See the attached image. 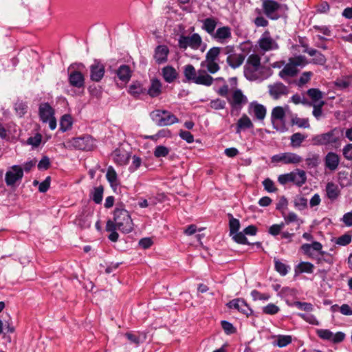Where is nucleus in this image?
<instances>
[{
  "mask_svg": "<svg viewBox=\"0 0 352 352\" xmlns=\"http://www.w3.org/2000/svg\"><path fill=\"white\" fill-rule=\"evenodd\" d=\"M185 78L197 85L210 86L213 82V78L204 69L196 70L192 65L188 64L184 67Z\"/></svg>",
  "mask_w": 352,
  "mask_h": 352,
  "instance_id": "1",
  "label": "nucleus"
},
{
  "mask_svg": "<svg viewBox=\"0 0 352 352\" xmlns=\"http://www.w3.org/2000/svg\"><path fill=\"white\" fill-rule=\"evenodd\" d=\"M308 63L309 61L304 56L290 58L283 69L279 72L278 76L284 80H287L289 78L294 77L298 74V67H302Z\"/></svg>",
  "mask_w": 352,
  "mask_h": 352,
  "instance_id": "2",
  "label": "nucleus"
},
{
  "mask_svg": "<svg viewBox=\"0 0 352 352\" xmlns=\"http://www.w3.org/2000/svg\"><path fill=\"white\" fill-rule=\"evenodd\" d=\"M178 46L181 50H186L188 47H190L192 50H200L201 52H205L207 47L198 33H193L190 35H180L178 38Z\"/></svg>",
  "mask_w": 352,
  "mask_h": 352,
  "instance_id": "3",
  "label": "nucleus"
},
{
  "mask_svg": "<svg viewBox=\"0 0 352 352\" xmlns=\"http://www.w3.org/2000/svg\"><path fill=\"white\" fill-rule=\"evenodd\" d=\"M340 133L338 128H334L327 133L315 135L312 138L313 144L337 147L340 144Z\"/></svg>",
  "mask_w": 352,
  "mask_h": 352,
  "instance_id": "4",
  "label": "nucleus"
},
{
  "mask_svg": "<svg viewBox=\"0 0 352 352\" xmlns=\"http://www.w3.org/2000/svg\"><path fill=\"white\" fill-rule=\"evenodd\" d=\"M114 221L117 228L124 233H129L133 229V221L129 212L124 209L116 208L114 210Z\"/></svg>",
  "mask_w": 352,
  "mask_h": 352,
  "instance_id": "5",
  "label": "nucleus"
},
{
  "mask_svg": "<svg viewBox=\"0 0 352 352\" xmlns=\"http://www.w3.org/2000/svg\"><path fill=\"white\" fill-rule=\"evenodd\" d=\"M261 67L260 56L255 54L250 55L244 67L245 76L250 80H256L258 78V72Z\"/></svg>",
  "mask_w": 352,
  "mask_h": 352,
  "instance_id": "6",
  "label": "nucleus"
},
{
  "mask_svg": "<svg viewBox=\"0 0 352 352\" xmlns=\"http://www.w3.org/2000/svg\"><path fill=\"white\" fill-rule=\"evenodd\" d=\"M150 116L152 120L160 126H168L179 122L178 118L175 115L166 110H154Z\"/></svg>",
  "mask_w": 352,
  "mask_h": 352,
  "instance_id": "7",
  "label": "nucleus"
},
{
  "mask_svg": "<svg viewBox=\"0 0 352 352\" xmlns=\"http://www.w3.org/2000/svg\"><path fill=\"white\" fill-rule=\"evenodd\" d=\"M303 160L302 157L294 153H282L272 157V162H282L284 164H298Z\"/></svg>",
  "mask_w": 352,
  "mask_h": 352,
  "instance_id": "8",
  "label": "nucleus"
},
{
  "mask_svg": "<svg viewBox=\"0 0 352 352\" xmlns=\"http://www.w3.org/2000/svg\"><path fill=\"white\" fill-rule=\"evenodd\" d=\"M285 111L283 107H274L271 113V120L274 129L283 131L285 129Z\"/></svg>",
  "mask_w": 352,
  "mask_h": 352,
  "instance_id": "9",
  "label": "nucleus"
},
{
  "mask_svg": "<svg viewBox=\"0 0 352 352\" xmlns=\"http://www.w3.org/2000/svg\"><path fill=\"white\" fill-rule=\"evenodd\" d=\"M262 2V9L266 16L272 20H276L279 18L278 11L280 8V5L274 0H261Z\"/></svg>",
  "mask_w": 352,
  "mask_h": 352,
  "instance_id": "10",
  "label": "nucleus"
},
{
  "mask_svg": "<svg viewBox=\"0 0 352 352\" xmlns=\"http://www.w3.org/2000/svg\"><path fill=\"white\" fill-rule=\"evenodd\" d=\"M111 157L117 166H126L131 158V153L122 146L116 148L111 154Z\"/></svg>",
  "mask_w": 352,
  "mask_h": 352,
  "instance_id": "11",
  "label": "nucleus"
},
{
  "mask_svg": "<svg viewBox=\"0 0 352 352\" xmlns=\"http://www.w3.org/2000/svg\"><path fill=\"white\" fill-rule=\"evenodd\" d=\"M23 177V170L19 165H13L5 175V181L8 186H14L16 182Z\"/></svg>",
  "mask_w": 352,
  "mask_h": 352,
  "instance_id": "12",
  "label": "nucleus"
},
{
  "mask_svg": "<svg viewBox=\"0 0 352 352\" xmlns=\"http://www.w3.org/2000/svg\"><path fill=\"white\" fill-rule=\"evenodd\" d=\"M316 334L320 338L333 343L341 342L345 337L344 333L342 332L333 333L330 330L324 329H317Z\"/></svg>",
  "mask_w": 352,
  "mask_h": 352,
  "instance_id": "13",
  "label": "nucleus"
},
{
  "mask_svg": "<svg viewBox=\"0 0 352 352\" xmlns=\"http://www.w3.org/2000/svg\"><path fill=\"white\" fill-rule=\"evenodd\" d=\"M268 91L272 98L278 100L282 96H287L289 92V89L283 83L276 82L268 85Z\"/></svg>",
  "mask_w": 352,
  "mask_h": 352,
  "instance_id": "14",
  "label": "nucleus"
},
{
  "mask_svg": "<svg viewBox=\"0 0 352 352\" xmlns=\"http://www.w3.org/2000/svg\"><path fill=\"white\" fill-rule=\"evenodd\" d=\"M258 43L261 50L264 52L274 50L278 47L277 43L272 38L267 30L262 34Z\"/></svg>",
  "mask_w": 352,
  "mask_h": 352,
  "instance_id": "15",
  "label": "nucleus"
},
{
  "mask_svg": "<svg viewBox=\"0 0 352 352\" xmlns=\"http://www.w3.org/2000/svg\"><path fill=\"white\" fill-rule=\"evenodd\" d=\"M228 101L232 107L241 108L248 103L247 97L239 89L233 90L230 96L228 97Z\"/></svg>",
  "mask_w": 352,
  "mask_h": 352,
  "instance_id": "16",
  "label": "nucleus"
},
{
  "mask_svg": "<svg viewBox=\"0 0 352 352\" xmlns=\"http://www.w3.org/2000/svg\"><path fill=\"white\" fill-rule=\"evenodd\" d=\"M212 38L218 43H226L232 38L231 28L228 26L218 28Z\"/></svg>",
  "mask_w": 352,
  "mask_h": 352,
  "instance_id": "17",
  "label": "nucleus"
},
{
  "mask_svg": "<svg viewBox=\"0 0 352 352\" xmlns=\"http://www.w3.org/2000/svg\"><path fill=\"white\" fill-rule=\"evenodd\" d=\"M168 54V47L165 45H160L154 50L153 59L158 65L164 64L167 62Z\"/></svg>",
  "mask_w": 352,
  "mask_h": 352,
  "instance_id": "18",
  "label": "nucleus"
},
{
  "mask_svg": "<svg viewBox=\"0 0 352 352\" xmlns=\"http://www.w3.org/2000/svg\"><path fill=\"white\" fill-rule=\"evenodd\" d=\"M41 120L47 123L48 120L54 116V110L48 102L41 103L38 109Z\"/></svg>",
  "mask_w": 352,
  "mask_h": 352,
  "instance_id": "19",
  "label": "nucleus"
},
{
  "mask_svg": "<svg viewBox=\"0 0 352 352\" xmlns=\"http://www.w3.org/2000/svg\"><path fill=\"white\" fill-rule=\"evenodd\" d=\"M88 146V140L85 137H78L72 138L66 142L65 146L67 148H76L85 150Z\"/></svg>",
  "mask_w": 352,
  "mask_h": 352,
  "instance_id": "20",
  "label": "nucleus"
},
{
  "mask_svg": "<svg viewBox=\"0 0 352 352\" xmlns=\"http://www.w3.org/2000/svg\"><path fill=\"white\" fill-rule=\"evenodd\" d=\"M90 78L92 80L99 82L104 75V66L98 61H95L90 67Z\"/></svg>",
  "mask_w": 352,
  "mask_h": 352,
  "instance_id": "21",
  "label": "nucleus"
},
{
  "mask_svg": "<svg viewBox=\"0 0 352 352\" xmlns=\"http://www.w3.org/2000/svg\"><path fill=\"white\" fill-rule=\"evenodd\" d=\"M340 164V157L338 154L333 152L328 153L324 157L325 167L331 170H336Z\"/></svg>",
  "mask_w": 352,
  "mask_h": 352,
  "instance_id": "22",
  "label": "nucleus"
},
{
  "mask_svg": "<svg viewBox=\"0 0 352 352\" xmlns=\"http://www.w3.org/2000/svg\"><path fill=\"white\" fill-rule=\"evenodd\" d=\"M162 84L157 78H153L151 80V85L148 89L147 94L151 98L159 96L162 94Z\"/></svg>",
  "mask_w": 352,
  "mask_h": 352,
  "instance_id": "23",
  "label": "nucleus"
},
{
  "mask_svg": "<svg viewBox=\"0 0 352 352\" xmlns=\"http://www.w3.org/2000/svg\"><path fill=\"white\" fill-rule=\"evenodd\" d=\"M272 344L280 348L285 347L292 342V337L289 335H276L272 336Z\"/></svg>",
  "mask_w": 352,
  "mask_h": 352,
  "instance_id": "24",
  "label": "nucleus"
},
{
  "mask_svg": "<svg viewBox=\"0 0 352 352\" xmlns=\"http://www.w3.org/2000/svg\"><path fill=\"white\" fill-rule=\"evenodd\" d=\"M162 75L166 82L171 83L177 79L178 73L173 67L168 65L162 68Z\"/></svg>",
  "mask_w": 352,
  "mask_h": 352,
  "instance_id": "25",
  "label": "nucleus"
},
{
  "mask_svg": "<svg viewBox=\"0 0 352 352\" xmlns=\"http://www.w3.org/2000/svg\"><path fill=\"white\" fill-rule=\"evenodd\" d=\"M292 183L298 186H302L306 183L307 175L303 170L296 169L294 171L291 172Z\"/></svg>",
  "mask_w": 352,
  "mask_h": 352,
  "instance_id": "26",
  "label": "nucleus"
},
{
  "mask_svg": "<svg viewBox=\"0 0 352 352\" xmlns=\"http://www.w3.org/2000/svg\"><path fill=\"white\" fill-rule=\"evenodd\" d=\"M249 107L258 120H263L265 118L266 115V109L263 105L256 102H252Z\"/></svg>",
  "mask_w": 352,
  "mask_h": 352,
  "instance_id": "27",
  "label": "nucleus"
},
{
  "mask_svg": "<svg viewBox=\"0 0 352 352\" xmlns=\"http://www.w3.org/2000/svg\"><path fill=\"white\" fill-rule=\"evenodd\" d=\"M202 29L205 30L211 37L215 33V28L217 25V21L214 18H207L202 21Z\"/></svg>",
  "mask_w": 352,
  "mask_h": 352,
  "instance_id": "28",
  "label": "nucleus"
},
{
  "mask_svg": "<svg viewBox=\"0 0 352 352\" xmlns=\"http://www.w3.org/2000/svg\"><path fill=\"white\" fill-rule=\"evenodd\" d=\"M254 125L250 118L244 114L238 120L236 124V133H240L242 130L253 128Z\"/></svg>",
  "mask_w": 352,
  "mask_h": 352,
  "instance_id": "29",
  "label": "nucleus"
},
{
  "mask_svg": "<svg viewBox=\"0 0 352 352\" xmlns=\"http://www.w3.org/2000/svg\"><path fill=\"white\" fill-rule=\"evenodd\" d=\"M118 78L125 83L128 82L131 77V70L128 65H121L116 72Z\"/></svg>",
  "mask_w": 352,
  "mask_h": 352,
  "instance_id": "30",
  "label": "nucleus"
},
{
  "mask_svg": "<svg viewBox=\"0 0 352 352\" xmlns=\"http://www.w3.org/2000/svg\"><path fill=\"white\" fill-rule=\"evenodd\" d=\"M326 194L327 197L331 201L336 200L340 195L338 186L333 182L327 183L326 186Z\"/></svg>",
  "mask_w": 352,
  "mask_h": 352,
  "instance_id": "31",
  "label": "nucleus"
},
{
  "mask_svg": "<svg viewBox=\"0 0 352 352\" xmlns=\"http://www.w3.org/2000/svg\"><path fill=\"white\" fill-rule=\"evenodd\" d=\"M307 54L313 56L314 58L311 59L310 63L316 65H324L326 63L327 59L325 56L320 53V52L317 51L316 50H307Z\"/></svg>",
  "mask_w": 352,
  "mask_h": 352,
  "instance_id": "32",
  "label": "nucleus"
},
{
  "mask_svg": "<svg viewBox=\"0 0 352 352\" xmlns=\"http://www.w3.org/2000/svg\"><path fill=\"white\" fill-rule=\"evenodd\" d=\"M84 76L77 71L72 72L69 76V83L76 87H81L84 84Z\"/></svg>",
  "mask_w": 352,
  "mask_h": 352,
  "instance_id": "33",
  "label": "nucleus"
},
{
  "mask_svg": "<svg viewBox=\"0 0 352 352\" xmlns=\"http://www.w3.org/2000/svg\"><path fill=\"white\" fill-rule=\"evenodd\" d=\"M307 94L311 99L312 104H320L322 100L323 94L318 89L311 88L307 91Z\"/></svg>",
  "mask_w": 352,
  "mask_h": 352,
  "instance_id": "34",
  "label": "nucleus"
},
{
  "mask_svg": "<svg viewBox=\"0 0 352 352\" xmlns=\"http://www.w3.org/2000/svg\"><path fill=\"white\" fill-rule=\"evenodd\" d=\"M245 60V56L243 54L236 53L231 58H226L227 63L232 68L240 67Z\"/></svg>",
  "mask_w": 352,
  "mask_h": 352,
  "instance_id": "35",
  "label": "nucleus"
},
{
  "mask_svg": "<svg viewBox=\"0 0 352 352\" xmlns=\"http://www.w3.org/2000/svg\"><path fill=\"white\" fill-rule=\"evenodd\" d=\"M201 67L202 68H206L207 73L215 74L220 69V66L218 61L204 60L201 63Z\"/></svg>",
  "mask_w": 352,
  "mask_h": 352,
  "instance_id": "36",
  "label": "nucleus"
},
{
  "mask_svg": "<svg viewBox=\"0 0 352 352\" xmlns=\"http://www.w3.org/2000/svg\"><path fill=\"white\" fill-rule=\"evenodd\" d=\"M73 124V119L71 115L65 114L60 120V130L62 132H65L71 129Z\"/></svg>",
  "mask_w": 352,
  "mask_h": 352,
  "instance_id": "37",
  "label": "nucleus"
},
{
  "mask_svg": "<svg viewBox=\"0 0 352 352\" xmlns=\"http://www.w3.org/2000/svg\"><path fill=\"white\" fill-rule=\"evenodd\" d=\"M106 177L111 186H118L119 181L118 175L113 166H109L107 170Z\"/></svg>",
  "mask_w": 352,
  "mask_h": 352,
  "instance_id": "38",
  "label": "nucleus"
},
{
  "mask_svg": "<svg viewBox=\"0 0 352 352\" xmlns=\"http://www.w3.org/2000/svg\"><path fill=\"white\" fill-rule=\"evenodd\" d=\"M314 265L309 262H300L295 268L296 274L300 273H312Z\"/></svg>",
  "mask_w": 352,
  "mask_h": 352,
  "instance_id": "39",
  "label": "nucleus"
},
{
  "mask_svg": "<svg viewBox=\"0 0 352 352\" xmlns=\"http://www.w3.org/2000/svg\"><path fill=\"white\" fill-rule=\"evenodd\" d=\"M307 138V135H305L300 133H294L291 138V146L294 148H298L301 146V144L305 141Z\"/></svg>",
  "mask_w": 352,
  "mask_h": 352,
  "instance_id": "40",
  "label": "nucleus"
},
{
  "mask_svg": "<svg viewBox=\"0 0 352 352\" xmlns=\"http://www.w3.org/2000/svg\"><path fill=\"white\" fill-rule=\"evenodd\" d=\"M291 123L292 125H296L299 128L309 129L310 127L308 118H301L297 116H294L292 118Z\"/></svg>",
  "mask_w": 352,
  "mask_h": 352,
  "instance_id": "41",
  "label": "nucleus"
},
{
  "mask_svg": "<svg viewBox=\"0 0 352 352\" xmlns=\"http://www.w3.org/2000/svg\"><path fill=\"white\" fill-rule=\"evenodd\" d=\"M144 92L145 89L139 82H134L129 86V93L134 97H138Z\"/></svg>",
  "mask_w": 352,
  "mask_h": 352,
  "instance_id": "42",
  "label": "nucleus"
},
{
  "mask_svg": "<svg viewBox=\"0 0 352 352\" xmlns=\"http://www.w3.org/2000/svg\"><path fill=\"white\" fill-rule=\"evenodd\" d=\"M221 48L219 47H213L210 48L206 54V60H219V56L221 53Z\"/></svg>",
  "mask_w": 352,
  "mask_h": 352,
  "instance_id": "43",
  "label": "nucleus"
},
{
  "mask_svg": "<svg viewBox=\"0 0 352 352\" xmlns=\"http://www.w3.org/2000/svg\"><path fill=\"white\" fill-rule=\"evenodd\" d=\"M275 270L282 276H285L289 271V267L282 263L277 258H274Z\"/></svg>",
  "mask_w": 352,
  "mask_h": 352,
  "instance_id": "44",
  "label": "nucleus"
},
{
  "mask_svg": "<svg viewBox=\"0 0 352 352\" xmlns=\"http://www.w3.org/2000/svg\"><path fill=\"white\" fill-rule=\"evenodd\" d=\"M306 164L309 168L316 167L320 162V157L318 154H309L305 160Z\"/></svg>",
  "mask_w": 352,
  "mask_h": 352,
  "instance_id": "45",
  "label": "nucleus"
},
{
  "mask_svg": "<svg viewBox=\"0 0 352 352\" xmlns=\"http://www.w3.org/2000/svg\"><path fill=\"white\" fill-rule=\"evenodd\" d=\"M104 188L102 186L94 188L93 191V200L99 204L102 202L103 198Z\"/></svg>",
  "mask_w": 352,
  "mask_h": 352,
  "instance_id": "46",
  "label": "nucleus"
},
{
  "mask_svg": "<svg viewBox=\"0 0 352 352\" xmlns=\"http://www.w3.org/2000/svg\"><path fill=\"white\" fill-rule=\"evenodd\" d=\"M285 224H289L292 222H296L297 223L298 228L300 227V224L302 223V221H300L297 214L293 212H290L288 213L287 216L284 217Z\"/></svg>",
  "mask_w": 352,
  "mask_h": 352,
  "instance_id": "47",
  "label": "nucleus"
},
{
  "mask_svg": "<svg viewBox=\"0 0 352 352\" xmlns=\"http://www.w3.org/2000/svg\"><path fill=\"white\" fill-rule=\"evenodd\" d=\"M170 153V149L164 146L160 145L157 146L154 151L155 157H166Z\"/></svg>",
  "mask_w": 352,
  "mask_h": 352,
  "instance_id": "48",
  "label": "nucleus"
},
{
  "mask_svg": "<svg viewBox=\"0 0 352 352\" xmlns=\"http://www.w3.org/2000/svg\"><path fill=\"white\" fill-rule=\"evenodd\" d=\"M142 162V159L140 157L137 155H133L132 157L131 164L129 167V172L134 173L135 171H136L141 166Z\"/></svg>",
  "mask_w": 352,
  "mask_h": 352,
  "instance_id": "49",
  "label": "nucleus"
},
{
  "mask_svg": "<svg viewBox=\"0 0 352 352\" xmlns=\"http://www.w3.org/2000/svg\"><path fill=\"white\" fill-rule=\"evenodd\" d=\"M298 316L311 324L319 325L318 320L313 314L299 313Z\"/></svg>",
  "mask_w": 352,
  "mask_h": 352,
  "instance_id": "50",
  "label": "nucleus"
},
{
  "mask_svg": "<svg viewBox=\"0 0 352 352\" xmlns=\"http://www.w3.org/2000/svg\"><path fill=\"white\" fill-rule=\"evenodd\" d=\"M279 307L273 303H270L262 308L263 312L268 315L276 314L279 311Z\"/></svg>",
  "mask_w": 352,
  "mask_h": 352,
  "instance_id": "51",
  "label": "nucleus"
},
{
  "mask_svg": "<svg viewBox=\"0 0 352 352\" xmlns=\"http://www.w3.org/2000/svg\"><path fill=\"white\" fill-rule=\"evenodd\" d=\"M75 223L81 228H87L88 227L87 214L82 213L76 217Z\"/></svg>",
  "mask_w": 352,
  "mask_h": 352,
  "instance_id": "52",
  "label": "nucleus"
},
{
  "mask_svg": "<svg viewBox=\"0 0 352 352\" xmlns=\"http://www.w3.org/2000/svg\"><path fill=\"white\" fill-rule=\"evenodd\" d=\"M5 329V333H12L14 331V328L11 326L8 320H0V335L3 333Z\"/></svg>",
  "mask_w": 352,
  "mask_h": 352,
  "instance_id": "53",
  "label": "nucleus"
},
{
  "mask_svg": "<svg viewBox=\"0 0 352 352\" xmlns=\"http://www.w3.org/2000/svg\"><path fill=\"white\" fill-rule=\"evenodd\" d=\"M42 135L40 133H36L34 136L30 137L27 140V144L36 148L40 145Z\"/></svg>",
  "mask_w": 352,
  "mask_h": 352,
  "instance_id": "54",
  "label": "nucleus"
},
{
  "mask_svg": "<svg viewBox=\"0 0 352 352\" xmlns=\"http://www.w3.org/2000/svg\"><path fill=\"white\" fill-rule=\"evenodd\" d=\"M312 75H313V73L311 72H303L301 74L300 78L298 79L297 85L299 87L303 86L304 85H305L306 83H307L310 80L311 77L312 76Z\"/></svg>",
  "mask_w": 352,
  "mask_h": 352,
  "instance_id": "55",
  "label": "nucleus"
},
{
  "mask_svg": "<svg viewBox=\"0 0 352 352\" xmlns=\"http://www.w3.org/2000/svg\"><path fill=\"white\" fill-rule=\"evenodd\" d=\"M294 305L300 310L305 311L307 312H311L314 309L313 305L309 302H302L296 301L294 302Z\"/></svg>",
  "mask_w": 352,
  "mask_h": 352,
  "instance_id": "56",
  "label": "nucleus"
},
{
  "mask_svg": "<svg viewBox=\"0 0 352 352\" xmlns=\"http://www.w3.org/2000/svg\"><path fill=\"white\" fill-rule=\"evenodd\" d=\"M263 185L265 190L269 192H274L277 190V188L275 187L274 182L269 178L265 179L263 182Z\"/></svg>",
  "mask_w": 352,
  "mask_h": 352,
  "instance_id": "57",
  "label": "nucleus"
},
{
  "mask_svg": "<svg viewBox=\"0 0 352 352\" xmlns=\"http://www.w3.org/2000/svg\"><path fill=\"white\" fill-rule=\"evenodd\" d=\"M324 105V102H321L320 104H312L313 109V115L318 120L322 116V107Z\"/></svg>",
  "mask_w": 352,
  "mask_h": 352,
  "instance_id": "58",
  "label": "nucleus"
},
{
  "mask_svg": "<svg viewBox=\"0 0 352 352\" xmlns=\"http://www.w3.org/2000/svg\"><path fill=\"white\" fill-rule=\"evenodd\" d=\"M230 231V234H233L234 233L238 232L240 228V222L238 219L232 217L230 219L229 222Z\"/></svg>",
  "mask_w": 352,
  "mask_h": 352,
  "instance_id": "59",
  "label": "nucleus"
},
{
  "mask_svg": "<svg viewBox=\"0 0 352 352\" xmlns=\"http://www.w3.org/2000/svg\"><path fill=\"white\" fill-rule=\"evenodd\" d=\"M285 223H281L280 224H274L269 228V233L272 236H276L280 233V231L284 228Z\"/></svg>",
  "mask_w": 352,
  "mask_h": 352,
  "instance_id": "60",
  "label": "nucleus"
},
{
  "mask_svg": "<svg viewBox=\"0 0 352 352\" xmlns=\"http://www.w3.org/2000/svg\"><path fill=\"white\" fill-rule=\"evenodd\" d=\"M210 107L215 110L223 109L226 107V102L221 99H215L210 102Z\"/></svg>",
  "mask_w": 352,
  "mask_h": 352,
  "instance_id": "61",
  "label": "nucleus"
},
{
  "mask_svg": "<svg viewBox=\"0 0 352 352\" xmlns=\"http://www.w3.org/2000/svg\"><path fill=\"white\" fill-rule=\"evenodd\" d=\"M221 323V327L226 333L232 334L236 331V329L234 327L232 324H231L230 322L226 321V320H222Z\"/></svg>",
  "mask_w": 352,
  "mask_h": 352,
  "instance_id": "62",
  "label": "nucleus"
},
{
  "mask_svg": "<svg viewBox=\"0 0 352 352\" xmlns=\"http://www.w3.org/2000/svg\"><path fill=\"white\" fill-rule=\"evenodd\" d=\"M251 296L254 300H267L270 298V296L269 294H262L257 290L252 291Z\"/></svg>",
  "mask_w": 352,
  "mask_h": 352,
  "instance_id": "63",
  "label": "nucleus"
},
{
  "mask_svg": "<svg viewBox=\"0 0 352 352\" xmlns=\"http://www.w3.org/2000/svg\"><path fill=\"white\" fill-rule=\"evenodd\" d=\"M27 105L23 102H16L14 104V109L16 113L22 117L27 111Z\"/></svg>",
  "mask_w": 352,
  "mask_h": 352,
  "instance_id": "64",
  "label": "nucleus"
}]
</instances>
